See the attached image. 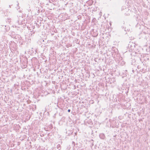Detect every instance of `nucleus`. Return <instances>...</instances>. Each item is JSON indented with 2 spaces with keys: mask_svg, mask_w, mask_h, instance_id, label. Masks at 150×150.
<instances>
[{
  "mask_svg": "<svg viewBox=\"0 0 150 150\" xmlns=\"http://www.w3.org/2000/svg\"><path fill=\"white\" fill-rule=\"evenodd\" d=\"M99 137L100 139H104L105 138L104 134L103 133H101L99 135Z\"/></svg>",
  "mask_w": 150,
  "mask_h": 150,
  "instance_id": "nucleus-1",
  "label": "nucleus"
},
{
  "mask_svg": "<svg viewBox=\"0 0 150 150\" xmlns=\"http://www.w3.org/2000/svg\"><path fill=\"white\" fill-rule=\"evenodd\" d=\"M6 21L8 23H10L11 22V19L10 18H8L6 20Z\"/></svg>",
  "mask_w": 150,
  "mask_h": 150,
  "instance_id": "nucleus-2",
  "label": "nucleus"
},
{
  "mask_svg": "<svg viewBox=\"0 0 150 150\" xmlns=\"http://www.w3.org/2000/svg\"><path fill=\"white\" fill-rule=\"evenodd\" d=\"M4 15L5 16H7L8 15L9 13L7 11H5L4 13Z\"/></svg>",
  "mask_w": 150,
  "mask_h": 150,
  "instance_id": "nucleus-3",
  "label": "nucleus"
},
{
  "mask_svg": "<svg viewBox=\"0 0 150 150\" xmlns=\"http://www.w3.org/2000/svg\"><path fill=\"white\" fill-rule=\"evenodd\" d=\"M57 149L59 150L60 149V144H58L57 146Z\"/></svg>",
  "mask_w": 150,
  "mask_h": 150,
  "instance_id": "nucleus-4",
  "label": "nucleus"
},
{
  "mask_svg": "<svg viewBox=\"0 0 150 150\" xmlns=\"http://www.w3.org/2000/svg\"><path fill=\"white\" fill-rule=\"evenodd\" d=\"M3 12V10L0 8V12L2 13Z\"/></svg>",
  "mask_w": 150,
  "mask_h": 150,
  "instance_id": "nucleus-5",
  "label": "nucleus"
},
{
  "mask_svg": "<svg viewBox=\"0 0 150 150\" xmlns=\"http://www.w3.org/2000/svg\"><path fill=\"white\" fill-rule=\"evenodd\" d=\"M125 15H126L127 16H129V13H125Z\"/></svg>",
  "mask_w": 150,
  "mask_h": 150,
  "instance_id": "nucleus-6",
  "label": "nucleus"
},
{
  "mask_svg": "<svg viewBox=\"0 0 150 150\" xmlns=\"http://www.w3.org/2000/svg\"><path fill=\"white\" fill-rule=\"evenodd\" d=\"M125 6H123L122 7V10L123 9H124L125 8Z\"/></svg>",
  "mask_w": 150,
  "mask_h": 150,
  "instance_id": "nucleus-7",
  "label": "nucleus"
},
{
  "mask_svg": "<svg viewBox=\"0 0 150 150\" xmlns=\"http://www.w3.org/2000/svg\"><path fill=\"white\" fill-rule=\"evenodd\" d=\"M72 144H74V146H75V143L74 142H72Z\"/></svg>",
  "mask_w": 150,
  "mask_h": 150,
  "instance_id": "nucleus-8",
  "label": "nucleus"
},
{
  "mask_svg": "<svg viewBox=\"0 0 150 150\" xmlns=\"http://www.w3.org/2000/svg\"><path fill=\"white\" fill-rule=\"evenodd\" d=\"M70 111H71V110L70 109H68V112H70Z\"/></svg>",
  "mask_w": 150,
  "mask_h": 150,
  "instance_id": "nucleus-9",
  "label": "nucleus"
},
{
  "mask_svg": "<svg viewBox=\"0 0 150 150\" xmlns=\"http://www.w3.org/2000/svg\"><path fill=\"white\" fill-rule=\"evenodd\" d=\"M92 146H93V143H92Z\"/></svg>",
  "mask_w": 150,
  "mask_h": 150,
  "instance_id": "nucleus-10",
  "label": "nucleus"
},
{
  "mask_svg": "<svg viewBox=\"0 0 150 150\" xmlns=\"http://www.w3.org/2000/svg\"><path fill=\"white\" fill-rule=\"evenodd\" d=\"M134 47H135V46L134 45Z\"/></svg>",
  "mask_w": 150,
  "mask_h": 150,
  "instance_id": "nucleus-11",
  "label": "nucleus"
}]
</instances>
